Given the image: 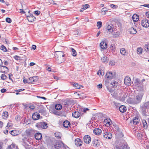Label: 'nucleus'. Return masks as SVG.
Returning <instances> with one entry per match:
<instances>
[{"label": "nucleus", "mask_w": 149, "mask_h": 149, "mask_svg": "<svg viewBox=\"0 0 149 149\" xmlns=\"http://www.w3.org/2000/svg\"><path fill=\"white\" fill-rule=\"evenodd\" d=\"M142 96L138 95L131 100V103L133 104H137L140 103L141 100Z\"/></svg>", "instance_id": "nucleus-1"}, {"label": "nucleus", "mask_w": 149, "mask_h": 149, "mask_svg": "<svg viewBox=\"0 0 149 149\" xmlns=\"http://www.w3.org/2000/svg\"><path fill=\"white\" fill-rule=\"evenodd\" d=\"M47 124L43 122H40L37 123L36 125V127L39 129H46L47 127Z\"/></svg>", "instance_id": "nucleus-2"}, {"label": "nucleus", "mask_w": 149, "mask_h": 149, "mask_svg": "<svg viewBox=\"0 0 149 149\" xmlns=\"http://www.w3.org/2000/svg\"><path fill=\"white\" fill-rule=\"evenodd\" d=\"M36 132V130L29 128L26 130V134L28 137H31Z\"/></svg>", "instance_id": "nucleus-3"}, {"label": "nucleus", "mask_w": 149, "mask_h": 149, "mask_svg": "<svg viewBox=\"0 0 149 149\" xmlns=\"http://www.w3.org/2000/svg\"><path fill=\"white\" fill-rule=\"evenodd\" d=\"M112 137V134L109 132H105L103 134V135L101 136V139H111Z\"/></svg>", "instance_id": "nucleus-4"}, {"label": "nucleus", "mask_w": 149, "mask_h": 149, "mask_svg": "<svg viewBox=\"0 0 149 149\" xmlns=\"http://www.w3.org/2000/svg\"><path fill=\"white\" fill-rule=\"evenodd\" d=\"M116 74L115 72H107L106 75V76L107 78L111 79L115 77Z\"/></svg>", "instance_id": "nucleus-5"}, {"label": "nucleus", "mask_w": 149, "mask_h": 149, "mask_svg": "<svg viewBox=\"0 0 149 149\" xmlns=\"http://www.w3.org/2000/svg\"><path fill=\"white\" fill-rule=\"evenodd\" d=\"M38 79V77L36 76L30 77L28 79V83L30 84L36 82Z\"/></svg>", "instance_id": "nucleus-6"}, {"label": "nucleus", "mask_w": 149, "mask_h": 149, "mask_svg": "<svg viewBox=\"0 0 149 149\" xmlns=\"http://www.w3.org/2000/svg\"><path fill=\"white\" fill-rule=\"evenodd\" d=\"M63 143L62 142L58 141L56 142V144L54 145L55 149H59L62 147Z\"/></svg>", "instance_id": "nucleus-7"}, {"label": "nucleus", "mask_w": 149, "mask_h": 149, "mask_svg": "<svg viewBox=\"0 0 149 149\" xmlns=\"http://www.w3.org/2000/svg\"><path fill=\"white\" fill-rule=\"evenodd\" d=\"M141 24L144 27H148L149 26V21L148 20H143L141 21Z\"/></svg>", "instance_id": "nucleus-8"}, {"label": "nucleus", "mask_w": 149, "mask_h": 149, "mask_svg": "<svg viewBox=\"0 0 149 149\" xmlns=\"http://www.w3.org/2000/svg\"><path fill=\"white\" fill-rule=\"evenodd\" d=\"M84 142L88 144L91 141V138L89 135H86L84 137Z\"/></svg>", "instance_id": "nucleus-9"}, {"label": "nucleus", "mask_w": 149, "mask_h": 149, "mask_svg": "<svg viewBox=\"0 0 149 149\" xmlns=\"http://www.w3.org/2000/svg\"><path fill=\"white\" fill-rule=\"evenodd\" d=\"M125 84L128 86H129L131 85V81L130 78L128 77H126L124 80Z\"/></svg>", "instance_id": "nucleus-10"}, {"label": "nucleus", "mask_w": 149, "mask_h": 149, "mask_svg": "<svg viewBox=\"0 0 149 149\" xmlns=\"http://www.w3.org/2000/svg\"><path fill=\"white\" fill-rule=\"evenodd\" d=\"M114 26L112 24L109 25L107 27V30L110 32H112L114 31Z\"/></svg>", "instance_id": "nucleus-11"}, {"label": "nucleus", "mask_w": 149, "mask_h": 149, "mask_svg": "<svg viewBox=\"0 0 149 149\" xmlns=\"http://www.w3.org/2000/svg\"><path fill=\"white\" fill-rule=\"evenodd\" d=\"M55 53L57 57H63L65 56V54L62 51H56Z\"/></svg>", "instance_id": "nucleus-12"}, {"label": "nucleus", "mask_w": 149, "mask_h": 149, "mask_svg": "<svg viewBox=\"0 0 149 149\" xmlns=\"http://www.w3.org/2000/svg\"><path fill=\"white\" fill-rule=\"evenodd\" d=\"M142 84V82H141L139 79H136L135 80L134 85L137 88L141 85Z\"/></svg>", "instance_id": "nucleus-13"}, {"label": "nucleus", "mask_w": 149, "mask_h": 149, "mask_svg": "<svg viewBox=\"0 0 149 149\" xmlns=\"http://www.w3.org/2000/svg\"><path fill=\"white\" fill-rule=\"evenodd\" d=\"M101 133L102 130L99 128H95L93 130V133L97 135H100L101 134Z\"/></svg>", "instance_id": "nucleus-14"}, {"label": "nucleus", "mask_w": 149, "mask_h": 149, "mask_svg": "<svg viewBox=\"0 0 149 149\" xmlns=\"http://www.w3.org/2000/svg\"><path fill=\"white\" fill-rule=\"evenodd\" d=\"M40 117V114L37 113H34L32 116L33 119L35 120H37L39 119Z\"/></svg>", "instance_id": "nucleus-15"}, {"label": "nucleus", "mask_w": 149, "mask_h": 149, "mask_svg": "<svg viewBox=\"0 0 149 149\" xmlns=\"http://www.w3.org/2000/svg\"><path fill=\"white\" fill-rule=\"evenodd\" d=\"M82 142L80 139H76L75 141V143L77 146H80L82 145Z\"/></svg>", "instance_id": "nucleus-16"}, {"label": "nucleus", "mask_w": 149, "mask_h": 149, "mask_svg": "<svg viewBox=\"0 0 149 149\" xmlns=\"http://www.w3.org/2000/svg\"><path fill=\"white\" fill-rule=\"evenodd\" d=\"M27 19L29 21L32 22L36 19V18L33 15H31L29 16H27Z\"/></svg>", "instance_id": "nucleus-17"}, {"label": "nucleus", "mask_w": 149, "mask_h": 149, "mask_svg": "<svg viewBox=\"0 0 149 149\" xmlns=\"http://www.w3.org/2000/svg\"><path fill=\"white\" fill-rule=\"evenodd\" d=\"M107 44L104 42H102L100 44V47L103 49H106L107 48Z\"/></svg>", "instance_id": "nucleus-18"}, {"label": "nucleus", "mask_w": 149, "mask_h": 149, "mask_svg": "<svg viewBox=\"0 0 149 149\" xmlns=\"http://www.w3.org/2000/svg\"><path fill=\"white\" fill-rule=\"evenodd\" d=\"M81 114V113H79L78 111H76L72 113V116L76 118H77L80 116Z\"/></svg>", "instance_id": "nucleus-19"}, {"label": "nucleus", "mask_w": 149, "mask_h": 149, "mask_svg": "<svg viewBox=\"0 0 149 149\" xmlns=\"http://www.w3.org/2000/svg\"><path fill=\"white\" fill-rule=\"evenodd\" d=\"M139 121V118L138 117H135L133 118L132 121H130V123H132V122L134 125H136L138 123Z\"/></svg>", "instance_id": "nucleus-20"}, {"label": "nucleus", "mask_w": 149, "mask_h": 149, "mask_svg": "<svg viewBox=\"0 0 149 149\" xmlns=\"http://www.w3.org/2000/svg\"><path fill=\"white\" fill-rule=\"evenodd\" d=\"M35 138L38 140H39L41 139L42 138V135L41 133H37L35 134Z\"/></svg>", "instance_id": "nucleus-21"}, {"label": "nucleus", "mask_w": 149, "mask_h": 149, "mask_svg": "<svg viewBox=\"0 0 149 149\" xmlns=\"http://www.w3.org/2000/svg\"><path fill=\"white\" fill-rule=\"evenodd\" d=\"M93 146L95 147H98L100 145V143L98 140L94 139L93 141Z\"/></svg>", "instance_id": "nucleus-22"}, {"label": "nucleus", "mask_w": 149, "mask_h": 149, "mask_svg": "<svg viewBox=\"0 0 149 149\" xmlns=\"http://www.w3.org/2000/svg\"><path fill=\"white\" fill-rule=\"evenodd\" d=\"M63 57H57L56 58V61L58 64H61L64 61Z\"/></svg>", "instance_id": "nucleus-23"}, {"label": "nucleus", "mask_w": 149, "mask_h": 149, "mask_svg": "<svg viewBox=\"0 0 149 149\" xmlns=\"http://www.w3.org/2000/svg\"><path fill=\"white\" fill-rule=\"evenodd\" d=\"M19 132L17 130H14L10 131V134L13 136H15L18 135Z\"/></svg>", "instance_id": "nucleus-24"}, {"label": "nucleus", "mask_w": 149, "mask_h": 149, "mask_svg": "<svg viewBox=\"0 0 149 149\" xmlns=\"http://www.w3.org/2000/svg\"><path fill=\"white\" fill-rule=\"evenodd\" d=\"M70 122L68 120H65L63 122V126L65 128L68 127L70 126Z\"/></svg>", "instance_id": "nucleus-25"}, {"label": "nucleus", "mask_w": 149, "mask_h": 149, "mask_svg": "<svg viewBox=\"0 0 149 149\" xmlns=\"http://www.w3.org/2000/svg\"><path fill=\"white\" fill-rule=\"evenodd\" d=\"M119 110L121 112L124 113L126 111V108L125 106L122 105L119 107Z\"/></svg>", "instance_id": "nucleus-26"}, {"label": "nucleus", "mask_w": 149, "mask_h": 149, "mask_svg": "<svg viewBox=\"0 0 149 149\" xmlns=\"http://www.w3.org/2000/svg\"><path fill=\"white\" fill-rule=\"evenodd\" d=\"M129 31L130 33L132 34H135L136 33V29L133 27H131L130 29L129 30Z\"/></svg>", "instance_id": "nucleus-27"}, {"label": "nucleus", "mask_w": 149, "mask_h": 149, "mask_svg": "<svg viewBox=\"0 0 149 149\" xmlns=\"http://www.w3.org/2000/svg\"><path fill=\"white\" fill-rule=\"evenodd\" d=\"M7 149H18L17 146L15 147V145L14 144H12L10 145H9L8 146Z\"/></svg>", "instance_id": "nucleus-28"}, {"label": "nucleus", "mask_w": 149, "mask_h": 149, "mask_svg": "<svg viewBox=\"0 0 149 149\" xmlns=\"http://www.w3.org/2000/svg\"><path fill=\"white\" fill-rule=\"evenodd\" d=\"M101 61L102 62L106 63H107L108 59H107V57L104 55V56L101 58Z\"/></svg>", "instance_id": "nucleus-29"}, {"label": "nucleus", "mask_w": 149, "mask_h": 149, "mask_svg": "<svg viewBox=\"0 0 149 149\" xmlns=\"http://www.w3.org/2000/svg\"><path fill=\"white\" fill-rule=\"evenodd\" d=\"M132 19L134 22H136L139 20V16L136 14H134L132 16Z\"/></svg>", "instance_id": "nucleus-30"}, {"label": "nucleus", "mask_w": 149, "mask_h": 149, "mask_svg": "<svg viewBox=\"0 0 149 149\" xmlns=\"http://www.w3.org/2000/svg\"><path fill=\"white\" fill-rule=\"evenodd\" d=\"M111 87H112L113 88V89L116 87L118 85V83L117 82L115 81L113 82H111Z\"/></svg>", "instance_id": "nucleus-31"}, {"label": "nucleus", "mask_w": 149, "mask_h": 149, "mask_svg": "<svg viewBox=\"0 0 149 149\" xmlns=\"http://www.w3.org/2000/svg\"><path fill=\"white\" fill-rule=\"evenodd\" d=\"M1 70L2 71V72H7L8 71V68L5 66H1Z\"/></svg>", "instance_id": "nucleus-32"}, {"label": "nucleus", "mask_w": 149, "mask_h": 149, "mask_svg": "<svg viewBox=\"0 0 149 149\" xmlns=\"http://www.w3.org/2000/svg\"><path fill=\"white\" fill-rule=\"evenodd\" d=\"M55 108L57 110H60L62 109V106L60 104H57L55 105Z\"/></svg>", "instance_id": "nucleus-33"}, {"label": "nucleus", "mask_w": 149, "mask_h": 149, "mask_svg": "<svg viewBox=\"0 0 149 149\" xmlns=\"http://www.w3.org/2000/svg\"><path fill=\"white\" fill-rule=\"evenodd\" d=\"M110 120L109 119H105L104 120V122L106 124H108L109 125H110L112 122H110Z\"/></svg>", "instance_id": "nucleus-34"}, {"label": "nucleus", "mask_w": 149, "mask_h": 149, "mask_svg": "<svg viewBox=\"0 0 149 149\" xmlns=\"http://www.w3.org/2000/svg\"><path fill=\"white\" fill-rule=\"evenodd\" d=\"M144 50L146 52L149 51V44H146L144 47Z\"/></svg>", "instance_id": "nucleus-35"}, {"label": "nucleus", "mask_w": 149, "mask_h": 149, "mask_svg": "<svg viewBox=\"0 0 149 149\" xmlns=\"http://www.w3.org/2000/svg\"><path fill=\"white\" fill-rule=\"evenodd\" d=\"M71 103L72 101H67L66 102H65L64 104L66 107H67L70 106Z\"/></svg>", "instance_id": "nucleus-36"}, {"label": "nucleus", "mask_w": 149, "mask_h": 149, "mask_svg": "<svg viewBox=\"0 0 149 149\" xmlns=\"http://www.w3.org/2000/svg\"><path fill=\"white\" fill-rule=\"evenodd\" d=\"M142 48L141 47L138 48L137 49V52L138 54H141L142 53Z\"/></svg>", "instance_id": "nucleus-37"}, {"label": "nucleus", "mask_w": 149, "mask_h": 149, "mask_svg": "<svg viewBox=\"0 0 149 149\" xmlns=\"http://www.w3.org/2000/svg\"><path fill=\"white\" fill-rule=\"evenodd\" d=\"M126 51L124 48H122L120 49V53L123 55H125Z\"/></svg>", "instance_id": "nucleus-38"}, {"label": "nucleus", "mask_w": 149, "mask_h": 149, "mask_svg": "<svg viewBox=\"0 0 149 149\" xmlns=\"http://www.w3.org/2000/svg\"><path fill=\"white\" fill-rule=\"evenodd\" d=\"M89 5L88 4L83 5L82 7V9H84V10H85L87 8H89Z\"/></svg>", "instance_id": "nucleus-39"}, {"label": "nucleus", "mask_w": 149, "mask_h": 149, "mask_svg": "<svg viewBox=\"0 0 149 149\" xmlns=\"http://www.w3.org/2000/svg\"><path fill=\"white\" fill-rule=\"evenodd\" d=\"M55 135L56 137L60 138L61 136V133L59 132H57L55 133Z\"/></svg>", "instance_id": "nucleus-40"}, {"label": "nucleus", "mask_w": 149, "mask_h": 149, "mask_svg": "<svg viewBox=\"0 0 149 149\" xmlns=\"http://www.w3.org/2000/svg\"><path fill=\"white\" fill-rule=\"evenodd\" d=\"M113 38H117L119 36V34L117 32H115L113 34Z\"/></svg>", "instance_id": "nucleus-41"}, {"label": "nucleus", "mask_w": 149, "mask_h": 149, "mask_svg": "<svg viewBox=\"0 0 149 149\" xmlns=\"http://www.w3.org/2000/svg\"><path fill=\"white\" fill-rule=\"evenodd\" d=\"M0 49L4 52H6L7 51V49H6V47L3 45L1 46L0 47Z\"/></svg>", "instance_id": "nucleus-42"}, {"label": "nucleus", "mask_w": 149, "mask_h": 149, "mask_svg": "<svg viewBox=\"0 0 149 149\" xmlns=\"http://www.w3.org/2000/svg\"><path fill=\"white\" fill-rule=\"evenodd\" d=\"M71 51L72 52V56H75L77 55V52L73 48H71Z\"/></svg>", "instance_id": "nucleus-43"}, {"label": "nucleus", "mask_w": 149, "mask_h": 149, "mask_svg": "<svg viewBox=\"0 0 149 149\" xmlns=\"http://www.w3.org/2000/svg\"><path fill=\"white\" fill-rule=\"evenodd\" d=\"M142 122L144 127L146 128H147L148 125L146 121L145 120H143Z\"/></svg>", "instance_id": "nucleus-44"}, {"label": "nucleus", "mask_w": 149, "mask_h": 149, "mask_svg": "<svg viewBox=\"0 0 149 149\" xmlns=\"http://www.w3.org/2000/svg\"><path fill=\"white\" fill-rule=\"evenodd\" d=\"M8 113L7 111H5L3 113V116L4 117L3 118H7L8 116Z\"/></svg>", "instance_id": "nucleus-45"}, {"label": "nucleus", "mask_w": 149, "mask_h": 149, "mask_svg": "<svg viewBox=\"0 0 149 149\" xmlns=\"http://www.w3.org/2000/svg\"><path fill=\"white\" fill-rule=\"evenodd\" d=\"M143 106L145 107V108L148 109L149 108V102H148L145 103Z\"/></svg>", "instance_id": "nucleus-46"}, {"label": "nucleus", "mask_w": 149, "mask_h": 149, "mask_svg": "<svg viewBox=\"0 0 149 149\" xmlns=\"http://www.w3.org/2000/svg\"><path fill=\"white\" fill-rule=\"evenodd\" d=\"M145 108L143 106L141 108L142 111L144 114H145L146 113V110L147 109Z\"/></svg>", "instance_id": "nucleus-47"}, {"label": "nucleus", "mask_w": 149, "mask_h": 149, "mask_svg": "<svg viewBox=\"0 0 149 149\" xmlns=\"http://www.w3.org/2000/svg\"><path fill=\"white\" fill-rule=\"evenodd\" d=\"M137 88L138 90L141 91H143L144 89V87L143 86L142 84L140 86H139V87H138Z\"/></svg>", "instance_id": "nucleus-48"}, {"label": "nucleus", "mask_w": 149, "mask_h": 149, "mask_svg": "<svg viewBox=\"0 0 149 149\" xmlns=\"http://www.w3.org/2000/svg\"><path fill=\"white\" fill-rule=\"evenodd\" d=\"M97 26L98 27V29L100 28L102 26V22L100 21L98 22L97 23Z\"/></svg>", "instance_id": "nucleus-49"}, {"label": "nucleus", "mask_w": 149, "mask_h": 149, "mask_svg": "<svg viewBox=\"0 0 149 149\" xmlns=\"http://www.w3.org/2000/svg\"><path fill=\"white\" fill-rule=\"evenodd\" d=\"M73 86L75 87L77 89H79L80 88V86L77 83H74V84H73Z\"/></svg>", "instance_id": "nucleus-50"}, {"label": "nucleus", "mask_w": 149, "mask_h": 149, "mask_svg": "<svg viewBox=\"0 0 149 149\" xmlns=\"http://www.w3.org/2000/svg\"><path fill=\"white\" fill-rule=\"evenodd\" d=\"M1 79L3 80H5L6 79V76L4 74H1Z\"/></svg>", "instance_id": "nucleus-51"}, {"label": "nucleus", "mask_w": 149, "mask_h": 149, "mask_svg": "<svg viewBox=\"0 0 149 149\" xmlns=\"http://www.w3.org/2000/svg\"><path fill=\"white\" fill-rule=\"evenodd\" d=\"M13 57L15 60H19L21 59V57L17 55L14 56Z\"/></svg>", "instance_id": "nucleus-52"}, {"label": "nucleus", "mask_w": 149, "mask_h": 149, "mask_svg": "<svg viewBox=\"0 0 149 149\" xmlns=\"http://www.w3.org/2000/svg\"><path fill=\"white\" fill-rule=\"evenodd\" d=\"M6 20L7 22L8 23H10L12 22L11 19L8 17L6 18Z\"/></svg>", "instance_id": "nucleus-53"}, {"label": "nucleus", "mask_w": 149, "mask_h": 149, "mask_svg": "<svg viewBox=\"0 0 149 149\" xmlns=\"http://www.w3.org/2000/svg\"><path fill=\"white\" fill-rule=\"evenodd\" d=\"M107 11L106 10H104V8H103L102 9V13L103 15H104L106 13V12Z\"/></svg>", "instance_id": "nucleus-54"}, {"label": "nucleus", "mask_w": 149, "mask_h": 149, "mask_svg": "<svg viewBox=\"0 0 149 149\" xmlns=\"http://www.w3.org/2000/svg\"><path fill=\"white\" fill-rule=\"evenodd\" d=\"M12 126V124L11 123H8L7 124L6 127L9 128L10 127Z\"/></svg>", "instance_id": "nucleus-55"}, {"label": "nucleus", "mask_w": 149, "mask_h": 149, "mask_svg": "<svg viewBox=\"0 0 149 149\" xmlns=\"http://www.w3.org/2000/svg\"><path fill=\"white\" fill-rule=\"evenodd\" d=\"M127 95L125 94L123 95L122 97V98L121 99L122 100L124 101L125 100L126 97H127Z\"/></svg>", "instance_id": "nucleus-56"}, {"label": "nucleus", "mask_w": 149, "mask_h": 149, "mask_svg": "<svg viewBox=\"0 0 149 149\" xmlns=\"http://www.w3.org/2000/svg\"><path fill=\"white\" fill-rule=\"evenodd\" d=\"M102 84H100L97 86V87L98 89H100L102 88Z\"/></svg>", "instance_id": "nucleus-57"}, {"label": "nucleus", "mask_w": 149, "mask_h": 149, "mask_svg": "<svg viewBox=\"0 0 149 149\" xmlns=\"http://www.w3.org/2000/svg\"><path fill=\"white\" fill-rule=\"evenodd\" d=\"M40 12L38 10L35 11L34 12V14H36L37 15H39L40 13Z\"/></svg>", "instance_id": "nucleus-58"}, {"label": "nucleus", "mask_w": 149, "mask_h": 149, "mask_svg": "<svg viewBox=\"0 0 149 149\" xmlns=\"http://www.w3.org/2000/svg\"><path fill=\"white\" fill-rule=\"evenodd\" d=\"M62 147L63 148V149H66V148H68V146L66 145H65L63 143Z\"/></svg>", "instance_id": "nucleus-59"}, {"label": "nucleus", "mask_w": 149, "mask_h": 149, "mask_svg": "<svg viewBox=\"0 0 149 149\" xmlns=\"http://www.w3.org/2000/svg\"><path fill=\"white\" fill-rule=\"evenodd\" d=\"M137 136L140 139L143 136L142 134L140 133H138L137 134Z\"/></svg>", "instance_id": "nucleus-60"}, {"label": "nucleus", "mask_w": 149, "mask_h": 149, "mask_svg": "<svg viewBox=\"0 0 149 149\" xmlns=\"http://www.w3.org/2000/svg\"><path fill=\"white\" fill-rule=\"evenodd\" d=\"M107 89H108V90L111 93L113 92V90H114V89H113L112 88L110 89L109 88H108L107 86Z\"/></svg>", "instance_id": "nucleus-61"}, {"label": "nucleus", "mask_w": 149, "mask_h": 149, "mask_svg": "<svg viewBox=\"0 0 149 149\" xmlns=\"http://www.w3.org/2000/svg\"><path fill=\"white\" fill-rule=\"evenodd\" d=\"M110 6L112 8H116V6L113 4H111L110 5Z\"/></svg>", "instance_id": "nucleus-62"}, {"label": "nucleus", "mask_w": 149, "mask_h": 149, "mask_svg": "<svg viewBox=\"0 0 149 149\" xmlns=\"http://www.w3.org/2000/svg\"><path fill=\"white\" fill-rule=\"evenodd\" d=\"M23 81L24 84H26V83H28V79L27 80L26 79H24Z\"/></svg>", "instance_id": "nucleus-63"}, {"label": "nucleus", "mask_w": 149, "mask_h": 149, "mask_svg": "<svg viewBox=\"0 0 149 149\" xmlns=\"http://www.w3.org/2000/svg\"><path fill=\"white\" fill-rule=\"evenodd\" d=\"M146 15L147 17L149 18V11L146 13Z\"/></svg>", "instance_id": "nucleus-64"}]
</instances>
